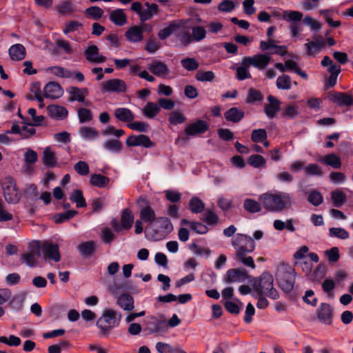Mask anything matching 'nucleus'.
I'll use <instances>...</instances> for the list:
<instances>
[{
    "instance_id": "obj_58",
    "label": "nucleus",
    "mask_w": 353,
    "mask_h": 353,
    "mask_svg": "<svg viewBox=\"0 0 353 353\" xmlns=\"http://www.w3.org/2000/svg\"><path fill=\"white\" fill-rule=\"evenodd\" d=\"M181 64L182 67L187 70L188 71L196 70L199 66V63L194 58L190 57L183 59L181 61Z\"/></svg>"
},
{
    "instance_id": "obj_52",
    "label": "nucleus",
    "mask_w": 353,
    "mask_h": 353,
    "mask_svg": "<svg viewBox=\"0 0 353 353\" xmlns=\"http://www.w3.org/2000/svg\"><path fill=\"white\" fill-rule=\"evenodd\" d=\"M81 137L85 139H95L99 136L98 131L89 126L81 127L79 130Z\"/></svg>"
},
{
    "instance_id": "obj_34",
    "label": "nucleus",
    "mask_w": 353,
    "mask_h": 353,
    "mask_svg": "<svg viewBox=\"0 0 353 353\" xmlns=\"http://www.w3.org/2000/svg\"><path fill=\"white\" fill-rule=\"evenodd\" d=\"M325 42L322 39V38L305 44L306 52L310 56H315L321 51L322 48L325 47Z\"/></svg>"
},
{
    "instance_id": "obj_42",
    "label": "nucleus",
    "mask_w": 353,
    "mask_h": 353,
    "mask_svg": "<svg viewBox=\"0 0 353 353\" xmlns=\"http://www.w3.org/2000/svg\"><path fill=\"white\" fill-rule=\"evenodd\" d=\"M77 214L78 212L74 210H66L62 213L56 214L54 216V220L56 223L61 224L64 222L70 221Z\"/></svg>"
},
{
    "instance_id": "obj_24",
    "label": "nucleus",
    "mask_w": 353,
    "mask_h": 353,
    "mask_svg": "<svg viewBox=\"0 0 353 353\" xmlns=\"http://www.w3.org/2000/svg\"><path fill=\"white\" fill-rule=\"evenodd\" d=\"M116 119L121 122L131 123L135 119L134 114L127 108H117L114 111Z\"/></svg>"
},
{
    "instance_id": "obj_11",
    "label": "nucleus",
    "mask_w": 353,
    "mask_h": 353,
    "mask_svg": "<svg viewBox=\"0 0 353 353\" xmlns=\"http://www.w3.org/2000/svg\"><path fill=\"white\" fill-rule=\"evenodd\" d=\"M101 90L103 93H124L127 91V85L123 79H111L101 83Z\"/></svg>"
},
{
    "instance_id": "obj_57",
    "label": "nucleus",
    "mask_w": 353,
    "mask_h": 353,
    "mask_svg": "<svg viewBox=\"0 0 353 353\" xmlns=\"http://www.w3.org/2000/svg\"><path fill=\"white\" fill-rule=\"evenodd\" d=\"M234 259L236 262L241 263L244 265L254 269L256 268L254 259L252 256H246V254L239 255H234Z\"/></svg>"
},
{
    "instance_id": "obj_50",
    "label": "nucleus",
    "mask_w": 353,
    "mask_h": 353,
    "mask_svg": "<svg viewBox=\"0 0 353 353\" xmlns=\"http://www.w3.org/2000/svg\"><path fill=\"white\" fill-rule=\"evenodd\" d=\"M206 37V30L202 26H194L192 29V34H190V39L192 43L193 41L199 42L205 39Z\"/></svg>"
},
{
    "instance_id": "obj_45",
    "label": "nucleus",
    "mask_w": 353,
    "mask_h": 353,
    "mask_svg": "<svg viewBox=\"0 0 353 353\" xmlns=\"http://www.w3.org/2000/svg\"><path fill=\"white\" fill-rule=\"evenodd\" d=\"M70 199L72 202L75 203L78 208H85L87 205L83 192L80 190H74L70 194Z\"/></svg>"
},
{
    "instance_id": "obj_18",
    "label": "nucleus",
    "mask_w": 353,
    "mask_h": 353,
    "mask_svg": "<svg viewBox=\"0 0 353 353\" xmlns=\"http://www.w3.org/2000/svg\"><path fill=\"white\" fill-rule=\"evenodd\" d=\"M43 92V97L47 99H58L63 93L60 84L54 81L48 83L44 87Z\"/></svg>"
},
{
    "instance_id": "obj_55",
    "label": "nucleus",
    "mask_w": 353,
    "mask_h": 353,
    "mask_svg": "<svg viewBox=\"0 0 353 353\" xmlns=\"http://www.w3.org/2000/svg\"><path fill=\"white\" fill-rule=\"evenodd\" d=\"M283 17L288 21H291L292 23H299L303 18V14L299 11H285L283 13Z\"/></svg>"
},
{
    "instance_id": "obj_14",
    "label": "nucleus",
    "mask_w": 353,
    "mask_h": 353,
    "mask_svg": "<svg viewBox=\"0 0 353 353\" xmlns=\"http://www.w3.org/2000/svg\"><path fill=\"white\" fill-rule=\"evenodd\" d=\"M209 128L210 124L208 121L197 119L185 128L183 133L189 137H195L204 134Z\"/></svg>"
},
{
    "instance_id": "obj_39",
    "label": "nucleus",
    "mask_w": 353,
    "mask_h": 353,
    "mask_svg": "<svg viewBox=\"0 0 353 353\" xmlns=\"http://www.w3.org/2000/svg\"><path fill=\"white\" fill-rule=\"evenodd\" d=\"M299 114V108L295 103L287 105L283 108L281 117L287 119H294Z\"/></svg>"
},
{
    "instance_id": "obj_60",
    "label": "nucleus",
    "mask_w": 353,
    "mask_h": 353,
    "mask_svg": "<svg viewBox=\"0 0 353 353\" xmlns=\"http://www.w3.org/2000/svg\"><path fill=\"white\" fill-rule=\"evenodd\" d=\"M127 127L132 130H135L139 132H147L150 128V125L143 121H134L131 123H128Z\"/></svg>"
},
{
    "instance_id": "obj_37",
    "label": "nucleus",
    "mask_w": 353,
    "mask_h": 353,
    "mask_svg": "<svg viewBox=\"0 0 353 353\" xmlns=\"http://www.w3.org/2000/svg\"><path fill=\"white\" fill-rule=\"evenodd\" d=\"M134 214L129 208L124 209L121 212V223L124 230H130L134 223Z\"/></svg>"
},
{
    "instance_id": "obj_40",
    "label": "nucleus",
    "mask_w": 353,
    "mask_h": 353,
    "mask_svg": "<svg viewBox=\"0 0 353 353\" xmlns=\"http://www.w3.org/2000/svg\"><path fill=\"white\" fill-rule=\"evenodd\" d=\"M189 209L192 213H201L205 209V203L199 197L193 196L189 201Z\"/></svg>"
},
{
    "instance_id": "obj_12",
    "label": "nucleus",
    "mask_w": 353,
    "mask_h": 353,
    "mask_svg": "<svg viewBox=\"0 0 353 353\" xmlns=\"http://www.w3.org/2000/svg\"><path fill=\"white\" fill-rule=\"evenodd\" d=\"M125 144L128 147H143L144 148H151L156 145L148 136L143 134L130 135L126 139Z\"/></svg>"
},
{
    "instance_id": "obj_21",
    "label": "nucleus",
    "mask_w": 353,
    "mask_h": 353,
    "mask_svg": "<svg viewBox=\"0 0 353 353\" xmlns=\"http://www.w3.org/2000/svg\"><path fill=\"white\" fill-rule=\"evenodd\" d=\"M66 91L70 94L68 101L73 102L77 101L79 103H85V97L88 94V88H79L74 86H70Z\"/></svg>"
},
{
    "instance_id": "obj_7",
    "label": "nucleus",
    "mask_w": 353,
    "mask_h": 353,
    "mask_svg": "<svg viewBox=\"0 0 353 353\" xmlns=\"http://www.w3.org/2000/svg\"><path fill=\"white\" fill-rule=\"evenodd\" d=\"M232 245L235 249L234 255H241L242 254H250L254 252L256 243L254 239L243 234H237L232 240Z\"/></svg>"
},
{
    "instance_id": "obj_51",
    "label": "nucleus",
    "mask_w": 353,
    "mask_h": 353,
    "mask_svg": "<svg viewBox=\"0 0 353 353\" xmlns=\"http://www.w3.org/2000/svg\"><path fill=\"white\" fill-rule=\"evenodd\" d=\"M236 301L238 303L232 301H225L224 303V307L229 313L234 315L239 314L241 311L240 306H243V303L239 299H236Z\"/></svg>"
},
{
    "instance_id": "obj_27",
    "label": "nucleus",
    "mask_w": 353,
    "mask_h": 353,
    "mask_svg": "<svg viewBox=\"0 0 353 353\" xmlns=\"http://www.w3.org/2000/svg\"><path fill=\"white\" fill-rule=\"evenodd\" d=\"M330 100L337 103L340 106L353 105V97L345 92H335L330 96Z\"/></svg>"
},
{
    "instance_id": "obj_47",
    "label": "nucleus",
    "mask_w": 353,
    "mask_h": 353,
    "mask_svg": "<svg viewBox=\"0 0 353 353\" xmlns=\"http://www.w3.org/2000/svg\"><path fill=\"white\" fill-rule=\"evenodd\" d=\"M321 161L334 169H339L341 166L340 157L334 153L325 155Z\"/></svg>"
},
{
    "instance_id": "obj_38",
    "label": "nucleus",
    "mask_w": 353,
    "mask_h": 353,
    "mask_svg": "<svg viewBox=\"0 0 353 353\" xmlns=\"http://www.w3.org/2000/svg\"><path fill=\"white\" fill-rule=\"evenodd\" d=\"M43 163L48 168H53L57 165L55 153L50 147L45 148L42 158Z\"/></svg>"
},
{
    "instance_id": "obj_6",
    "label": "nucleus",
    "mask_w": 353,
    "mask_h": 353,
    "mask_svg": "<svg viewBox=\"0 0 353 353\" xmlns=\"http://www.w3.org/2000/svg\"><path fill=\"white\" fill-rule=\"evenodd\" d=\"M145 327L143 332L145 335L157 334L163 336L168 332L167 320L163 315L157 317L155 316H148L145 322Z\"/></svg>"
},
{
    "instance_id": "obj_54",
    "label": "nucleus",
    "mask_w": 353,
    "mask_h": 353,
    "mask_svg": "<svg viewBox=\"0 0 353 353\" xmlns=\"http://www.w3.org/2000/svg\"><path fill=\"white\" fill-rule=\"evenodd\" d=\"M248 163L256 168L265 167L266 165L265 159L260 154H252L248 160Z\"/></svg>"
},
{
    "instance_id": "obj_15",
    "label": "nucleus",
    "mask_w": 353,
    "mask_h": 353,
    "mask_svg": "<svg viewBox=\"0 0 353 353\" xmlns=\"http://www.w3.org/2000/svg\"><path fill=\"white\" fill-rule=\"evenodd\" d=\"M271 57L265 54H257L253 57H245L243 59V64L252 65L259 70L265 69L270 63Z\"/></svg>"
},
{
    "instance_id": "obj_62",
    "label": "nucleus",
    "mask_w": 353,
    "mask_h": 353,
    "mask_svg": "<svg viewBox=\"0 0 353 353\" xmlns=\"http://www.w3.org/2000/svg\"><path fill=\"white\" fill-rule=\"evenodd\" d=\"M307 201L313 205L319 206L323 203V198L319 192L316 190H312L308 195Z\"/></svg>"
},
{
    "instance_id": "obj_36",
    "label": "nucleus",
    "mask_w": 353,
    "mask_h": 353,
    "mask_svg": "<svg viewBox=\"0 0 353 353\" xmlns=\"http://www.w3.org/2000/svg\"><path fill=\"white\" fill-rule=\"evenodd\" d=\"M161 109L157 103L149 101L142 109L143 114L148 119H154L159 114Z\"/></svg>"
},
{
    "instance_id": "obj_46",
    "label": "nucleus",
    "mask_w": 353,
    "mask_h": 353,
    "mask_svg": "<svg viewBox=\"0 0 353 353\" xmlns=\"http://www.w3.org/2000/svg\"><path fill=\"white\" fill-rule=\"evenodd\" d=\"M103 148L112 153H119L122 149V143L117 139H110L103 143Z\"/></svg>"
},
{
    "instance_id": "obj_17",
    "label": "nucleus",
    "mask_w": 353,
    "mask_h": 353,
    "mask_svg": "<svg viewBox=\"0 0 353 353\" xmlns=\"http://www.w3.org/2000/svg\"><path fill=\"white\" fill-rule=\"evenodd\" d=\"M267 100L269 103L265 105L264 112L266 116L272 119L281 110V101L273 95L268 96Z\"/></svg>"
},
{
    "instance_id": "obj_33",
    "label": "nucleus",
    "mask_w": 353,
    "mask_h": 353,
    "mask_svg": "<svg viewBox=\"0 0 353 353\" xmlns=\"http://www.w3.org/2000/svg\"><path fill=\"white\" fill-rule=\"evenodd\" d=\"M117 303L121 308L128 312L132 311L134 307V299L129 294H121L117 299Z\"/></svg>"
},
{
    "instance_id": "obj_61",
    "label": "nucleus",
    "mask_w": 353,
    "mask_h": 353,
    "mask_svg": "<svg viewBox=\"0 0 353 353\" xmlns=\"http://www.w3.org/2000/svg\"><path fill=\"white\" fill-rule=\"evenodd\" d=\"M168 120L171 125H176L184 123L186 120V118L182 113L174 110L171 112Z\"/></svg>"
},
{
    "instance_id": "obj_8",
    "label": "nucleus",
    "mask_w": 353,
    "mask_h": 353,
    "mask_svg": "<svg viewBox=\"0 0 353 353\" xmlns=\"http://www.w3.org/2000/svg\"><path fill=\"white\" fill-rule=\"evenodd\" d=\"M5 200L8 203L16 204L20 201L19 188L15 179L10 176H6L1 181Z\"/></svg>"
},
{
    "instance_id": "obj_25",
    "label": "nucleus",
    "mask_w": 353,
    "mask_h": 353,
    "mask_svg": "<svg viewBox=\"0 0 353 353\" xmlns=\"http://www.w3.org/2000/svg\"><path fill=\"white\" fill-rule=\"evenodd\" d=\"M47 110L51 118H54L57 120H63L66 118L68 114V110L65 107L61 105H49L47 107Z\"/></svg>"
},
{
    "instance_id": "obj_63",
    "label": "nucleus",
    "mask_w": 353,
    "mask_h": 353,
    "mask_svg": "<svg viewBox=\"0 0 353 353\" xmlns=\"http://www.w3.org/2000/svg\"><path fill=\"white\" fill-rule=\"evenodd\" d=\"M305 174L310 176H321L323 172L321 167L316 163H310L304 168Z\"/></svg>"
},
{
    "instance_id": "obj_41",
    "label": "nucleus",
    "mask_w": 353,
    "mask_h": 353,
    "mask_svg": "<svg viewBox=\"0 0 353 353\" xmlns=\"http://www.w3.org/2000/svg\"><path fill=\"white\" fill-rule=\"evenodd\" d=\"M243 208L245 211L254 214L259 212L262 208L259 202L253 199H245L243 202Z\"/></svg>"
},
{
    "instance_id": "obj_29",
    "label": "nucleus",
    "mask_w": 353,
    "mask_h": 353,
    "mask_svg": "<svg viewBox=\"0 0 353 353\" xmlns=\"http://www.w3.org/2000/svg\"><path fill=\"white\" fill-rule=\"evenodd\" d=\"M125 36L130 42H140L143 38V30L139 26H133L125 32Z\"/></svg>"
},
{
    "instance_id": "obj_22",
    "label": "nucleus",
    "mask_w": 353,
    "mask_h": 353,
    "mask_svg": "<svg viewBox=\"0 0 353 353\" xmlns=\"http://www.w3.org/2000/svg\"><path fill=\"white\" fill-rule=\"evenodd\" d=\"M97 249L96 243L94 241H87L79 243L77 250L83 259H90Z\"/></svg>"
},
{
    "instance_id": "obj_35",
    "label": "nucleus",
    "mask_w": 353,
    "mask_h": 353,
    "mask_svg": "<svg viewBox=\"0 0 353 353\" xmlns=\"http://www.w3.org/2000/svg\"><path fill=\"white\" fill-rule=\"evenodd\" d=\"M140 218L141 221L150 225L156 221L157 219L154 210L150 205L145 206L141 209Z\"/></svg>"
},
{
    "instance_id": "obj_16",
    "label": "nucleus",
    "mask_w": 353,
    "mask_h": 353,
    "mask_svg": "<svg viewBox=\"0 0 353 353\" xmlns=\"http://www.w3.org/2000/svg\"><path fill=\"white\" fill-rule=\"evenodd\" d=\"M316 315L320 322L327 325H331L334 316L333 308L327 303H321L316 310Z\"/></svg>"
},
{
    "instance_id": "obj_13",
    "label": "nucleus",
    "mask_w": 353,
    "mask_h": 353,
    "mask_svg": "<svg viewBox=\"0 0 353 353\" xmlns=\"http://www.w3.org/2000/svg\"><path fill=\"white\" fill-rule=\"evenodd\" d=\"M251 278V276L248 274V271L245 268H231L226 272L224 281L228 283L235 282L243 283Z\"/></svg>"
},
{
    "instance_id": "obj_1",
    "label": "nucleus",
    "mask_w": 353,
    "mask_h": 353,
    "mask_svg": "<svg viewBox=\"0 0 353 353\" xmlns=\"http://www.w3.org/2000/svg\"><path fill=\"white\" fill-rule=\"evenodd\" d=\"M263 207L272 212H281L292 204V196L290 194L279 192L275 194L264 193L259 197Z\"/></svg>"
},
{
    "instance_id": "obj_64",
    "label": "nucleus",
    "mask_w": 353,
    "mask_h": 353,
    "mask_svg": "<svg viewBox=\"0 0 353 353\" xmlns=\"http://www.w3.org/2000/svg\"><path fill=\"white\" fill-rule=\"evenodd\" d=\"M77 112L81 123L89 122L92 119V114L90 110L82 108H79Z\"/></svg>"
},
{
    "instance_id": "obj_2",
    "label": "nucleus",
    "mask_w": 353,
    "mask_h": 353,
    "mask_svg": "<svg viewBox=\"0 0 353 353\" xmlns=\"http://www.w3.org/2000/svg\"><path fill=\"white\" fill-rule=\"evenodd\" d=\"M252 287L257 295H265L268 298L276 300L279 298V294L274 288V279L269 272H263L259 277L252 278Z\"/></svg>"
},
{
    "instance_id": "obj_56",
    "label": "nucleus",
    "mask_w": 353,
    "mask_h": 353,
    "mask_svg": "<svg viewBox=\"0 0 353 353\" xmlns=\"http://www.w3.org/2000/svg\"><path fill=\"white\" fill-rule=\"evenodd\" d=\"M278 89L280 90H290L291 88V78L287 74L279 76L276 82Z\"/></svg>"
},
{
    "instance_id": "obj_10",
    "label": "nucleus",
    "mask_w": 353,
    "mask_h": 353,
    "mask_svg": "<svg viewBox=\"0 0 353 353\" xmlns=\"http://www.w3.org/2000/svg\"><path fill=\"white\" fill-rule=\"evenodd\" d=\"M42 252L45 261H54L59 262L61 260L59 247L58 244L45 241L41 244V253Z\"/></svg>"
},
{
    "instance_id": "obj_5",
    "label": "nucleus",
    "mask_w": 353,
    "mask_h": 353,
    "mask_svg": "<svg viewBox=\"0 0 353 353\" xmlns=\"http://www.w3.org/2000/svg\"><path fill=\"white\" fill-rule=\"evenodd\" d=\"M155 222L154 225H158L157 228H148V233L151 235L150 238L151 240H161L174 230L173 225L170 219L168 217H157Z\"/></svg>"
},
{
    "instance_id": "obj_43",
    "label": "nucleus",
    "mask_w": 353,
    "mask_h": 353,
    "mask_svg": "<svg viewBox=\"0 0 353 353\" xmlns=\"http://www.w3.org/2000/svg\"><path fill=\"white\" fill-rule=\"evenodd\" d=\"M332 204L336 208H341L346 201V194L341 190H334L331 193Z\"/></svg>"
},
{
    "instance_id": "obj_59",
    "label": "nucleus",
    "mask_w": 353,
    "mask_h": 353,
    "mask_svg": "<svg viewBox=\"0 0 353 353\" xmlns=\"http://www.w3.org/2000/svg\"><path fill=\"white\" fill-rule=\"evenodd\" d=\"M329 235L332 237H336L340 239H347L350 235L347 231L341 228H331L329 230Z\"/></svg>"
},
{
    "instance_id": "obj_31",
    "label": "nucleus",
    "mask_w": 353,
    "mask_h": 353,
    "mask_svg": "<svg viewBox=\"0 0 353 353\" xmlns=\"http://www.w3.org/2000/svg\"><path fill=\"white\" fill-rule=\"evenodd\" d=\"M181 225L189 226L190 229L196 234H204L208 232V227L201 222L183 219L181 221Z\"/></svg>"
},
{
    "instance_id": "obj_26",
    "label": "nucleus",
    "mask_w": 353,
    "mask_h": 353,
    "mask_svg": "<svg viewBox=\"0 0 353 353\" xmlns=\"http://www.w3.org/2000/svg\"><path fill=\"white\" fill-rule=\"evenodd\" d=\"M244 115V111L236 107L228 109L224 113L225 120L234 123L240 122L243 119Z\"/></svg>"
},
{
    "instance_id": "obj_4",
    "label": "nucleus",
    "mask_w": 353,
    "mask_h": 353,
    "mask_svg": "<svg viewBox=\"0 0 353 353\" xmlns=\"http://www.w3.org/2000/svg\"><path fill=\"white\" fill-rule=\"evenodd\" d=\"M121 318V312L108 309L98 319L97 326L101 330L103 335H108L111 329L119 325Z\"/></svg>"
},
{
    "instance_id": "obj_20",
    "label": "nucleus",
    "mask_w": 353,
    "mask_h": 353,
    "mask_svg": "<svg viewBox=\"0 0 353 353\" xmlns=\"http://www.w3.org/2000/svg\"><path fill=\"white\" fill-rule=\"evenodd\" d=\"M181 26H183V24ZM174 36L175 37L174 46H176L186 48L192 43L190 32L185 30L183 27L177 29Z\"/></svg>"
},
{
    "instance_id": "obj_44",
    "label": "nucleus",
    "mask_w": 353,
    "mask_h": 353,
    "mask_svg": "<svg viewBox=\"0 0 353 353\" xmlns=\"http://www.w3.org/2000/svg\"><path fill=\"white\" fill-rule=\"evenodd\" d=\"M110 182V179L101 174H93L90 176V183L91 185L98 187L104 188Z\"/></svg>"
},
{
    "instance_id": "obj_23",
    "label": "nucleus",
    "mask_w": 353,
    "mask_h": 353,
    "mask_svg": "<svg viewBox=\"0 0 353 353\" xmlns=\"http://www.w3.org/2000/svg\"><path fill=\"white\" fill-rule=\"evenodd\" d=\"M182 21L174 20L172 21L169 25L160 30L158 32V37L161 40H165L171 35H174V33L181 27Z\"/></svg>"
},
{
    "instance_id": "obj_9",
    "label": "nucleus",
    "mask_w": 353,
    "mask_h": 353,
    "mask_svg": "<svg viewBox=\"0 0 353 353\" xmlns=\"http://www.w3.org/2000/svg\"><path fill=\"white\" fill-rule=\"evenodd\" d=\"M30 251L21 255V261L30 268L37 267V259L41 256V243L34 241L29 244Z\"/></svg>"
},
{
    "instance_id": "obj_3",
    "label": "nucleus",
    "mask_w": 353,
    "mask_h": 353,
    "mask_svg": "<svg viewBox=\"0 0 353 353\" xmlns=\"http://www.w3.org/2000/svg\"><path fill=\"white\" fill-rule=\"evenodd\" d=\"M296 273L294 268L286 263H281L276 274V279L279 288L289 294L294 289Z\"/></svg>"
},
{
    "instance_id": "obj_32",
    "label": "nucleus",
    "mask_w": 353,
    "mask_h": 353,
    "mask_svg": "<svg viewBox=\"0 0 353 353\" xmlns=\"http://www.w3.org/2000/svg\"><path fill=\"white\" fill-rule=\"evenodd\" d=\"M150 71L156 76L165 77L169 72L167 65L162 61H155L148 67Z\"/></svg>"
},
{
    "instance_id": "obj_19",
    "label": "nucleus",
    "mask_w": 353,
    "mask_h": 353,
    "mask_svg": "<svg viewBox=\"0 0 353 353\" xmlns=\"http://www.w3.org/2000/svg\"><path fill=\"white\" fill-rule=\"evenodd\" d=\"M84 55L90 63H101L106 61L105 57L99 54V50L95 45L89 46L84 51Z\"/></svg>"
},
{
    "instance_id": "obj_30",
    "label": "nucleus",
    "mask_w": 353,
    "mask_h": 353,
    "mask_svg": "<svg viewBox=\"0 0 353 353\" xmlns=\"http://www.w3.org/2000/svg\"><path fill=\"white\" fill-rule=\"evenodd\" d=\"M110 20L116 26H123L127 23V16L123 9H116L110 12Z\"/></svg>"
},
{
    "instance_id": "obj_48",
    "label": "nucleus",
    "mask_w": 353,
    "mask_h": 353,
    "mask_svg": "<svg viewBox=\"0 0 353 353\" xmlns=\"http://www.w3.org/2000/svg\"><path fill=\"white\" fill-rule=\"evenodd\" d=\"M56 10L61 15H68L74 12V6L72 1H61L56 6Z\"/></svg>"
},
{
    "instance_id": "obj_49",
    "label": "nucleus",
    "mask_w": 353,
    "mask_h": 353,
    "mask_svg": "<svg viewBox=\"0 0 353 353\" xmlns=\"http://www.w3.org/2000/svg\"><path fill=\"white\" fill-rule=\"evenodd\" d=\"M103 13V10L98 6H91L85 10V15L87 18L96 21L99 20Z\"/></svg>"
},
{
    "instance_id": "obj_53",
    "label": "nucleus",
    "mask_w": 353,
    "mask_h": 353,
    "mask_svg": "<svg viewBox=\"0 0 353 353\" xmlns=\"http://www.w3.org/2000/svg\"><path fill=\"white\" fill-rule=\"evenodd\" d=\"M268 134L265 129L253 130L251 134V140L254 143H263L267 139Z\"/></svg>"
},
{
    "instance_id": "obj_28",
    "label": "nucleus",
    "mask_w": 353,
    "mask_h": 353,
    "mask_svg": "<svg viewBox=\"0 0 353 353\" xmlns=\"http://www.w3.org/2000/svg\"><path fill=\"white\" fill-rule=\"evenodd\" d=\"M10 57L13 61H21L26 57V50L21 43L11 46L8 50Z\"/></svg>"
}]
</instances>
